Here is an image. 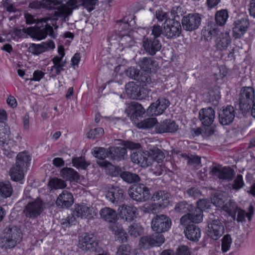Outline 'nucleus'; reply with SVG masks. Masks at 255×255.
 Returning a JSON list of instances; mask_svg holds the SVG:
<instances>
[{
	"label": "nucleus",
	"mask_w": 255,
	"mask_h": 255,
	"mask_svg": "<svg viewBox=\"0 0 255 255\" xmlns=\"http://www.w3.org/2000/svg\"><path fill=\"white\" fill-rule=\"evenodd\" d=\"M24 17L26 24H36L34 35L36 39L39 40L44 39L47 35L53 38L56 37L52 27L47 23L48 19H38L28 13L25 14Z\"/></svg>",
	"instance_id": "1"
},
{
	"label": "nucleus",
	"mask_w": 255,
	"mask_h": 255,
	"mask_svg": "<svg viewBox=\"0 0 255 255\" xmlns=\"http://www.w3.org/2000/svg\"><path fill=\"white\" fill-rule=\"evenodd\" d=\"M22 239L21 229L15 225H9L3 230L0 246L5 250L12 249L21 242Z\"/></svg>",
	"instance_id": "2"
},
{
	"label": "nucleus",
	"mask_w": 255,
	"mask_h": 255,
	"mask_svg": "<svg viewBox=\"0 0 255 255\" xmlns=\"http://www.w3.org/2000/svg\"><path fill=\"white\" fill-rule=\"evenodd\" d=\"M218 215L217 213L209 215L206 229L207 236L215 241L218 240L225 232L223 221Z\"/></svg>",
	"instance_id": "3"
},
{
	"label": "nucleus",
	"mask_w": 255,
	"mask_h": 255,
	"mask_svg": "<svg viewBox=\"0 0 255 255\" xmlns=\"http://www.w3.org/2000/svg\"><path fill=\"white\" fill-rule=\"evenodd\" d=\"M120 144L125 147L118 146H111L109 147L108 158L110 159L121 161L125 159L127 156V149H138L140 148V144L138 143H134L128 140L119 139Z\"/></svg>",
	"instance_id": "4"
},
{
	"label": "nucleus",
	"mask_w": 255,
	"mask_h": 255,
	"mask_svg": "<svg viewBox=\"0 0 255 255\" xmlns=\"http://www.w3.org/2000/svg\"><path fill=\"white\" fill-rule=\"evenodd\" d=\"M255 99V91L253 87H244L241 89L239 97V107L242 113H245L251 110Z\"/></svg>",
	"instance_id": "5"
},
{
	"label": "nucleus",
	"mask_w": 255,
	"mask_h": 255,
	"mask_svg": "<svg viewBox=\"0 0 255 255\" xmlns=\"http://www.w3.org/2000/svg\"><path fill=\"white\" fill-rule=\"evenodd\" d=\"M204 16L199 13H190L183 15L181 24L183 30L192 32L198 29L201 24Z\"/></svg>",
	"instance_id": "6"
},
{
	"label": "nucleus",
	"mask_w": 255,
	"mask_h": 255,
	"mask_svg": "<svg viewBox=\"0 0 255 255\" xmlns=\"http://www.w3.org/2000/svg\"><path fill=\"white\" fill-rule=\"evenodd\" d=\"M182 26L179 20L174 18L166 19L163 23V36L167 39H175L182 32Z\"/></svg>",
	"instance_id": "7"
},
{
	"label": "nucleus",
	"mask_w": 255,
	"mask_h": 255,
	"mask_svg": "<svg viewBox=\"0 0 255 255\" xmlns=\"http://www.w3.org/2000/svg\"><path fill=\"white\" fill-rule=\"evenodd\" d=\"M44 208L45 203L41 199L37 198L25 206L23 213L26 218L34 219L40 215Z\"/></svg>",
	"instance_id": "8"
},
{
	"label": "nucleus",
	"mask_w": 255,
	"mask_h": 255,
	"mask_svg": "<svg viewBox=\"0 0 255 255\" xmlns=\"http://www.w3.org/2000/svg\"><path fill=\"white\" fill-rule=\"evenodd\" d=\"M128 194L132 200L139 202H145L150 197L149 188L143 184L131 186L128 190Z\"/></svg>",
	"instance_id": "9"
},
{
	"label": "nucleus",
	"mask_w": 255,
	"mask_h": 255,
	"mask_svg": "<svg viewBox=\"0 0 255 255\" xmlns=\"http://www.w3.org/2000/svg\"><path fill=\"white\" fill-rule=\"evenodd\" d=\"M151 228L156 232V234H161L169 230L170 228L172 222L170 218L164 214L157 215L151 221Z\"/></svg>",
	"instance_id": "10"
},
{
	"label": "nucleus",
	"mask_w": 255,
	"mask_h": 255,
	"mask_svg": "<svg viewBox=\"0 0 255 255\" xmlns=\"http://www.w3.org/2000/svg\"><path fill=\"white\" fill-rule=\"evenodd\" d=\"M164 241L165 238L163 235L155 233L141 237L139 246L141 249L147 250L154 246L159 247L164 243Z\"/></svg>",
	"instance_id": "11"
},
{
	"label": "nucleus",
	"mask_w": 255,
	"mask_h": 255,
	"mask_svg": "<svg viewBox=\"0 0 255 255\" xmlns=\"http://www.w3.org/2000/svg\"><path fill=\"white\" fill-rule=\"evenodd\" d=\"M106 190V197L112 203L118 205L125 200V191L119 186L110 185L107 186Z\"/></svg>",
	"instance_id": "12"
},
{
	"label": "nucleus",
	"mask_w": 255,
	"mask_h": 255,
	"mask_svg": "<svg viewBox=\"0 0 255 255\" xmlns=\"http://www.w3.org/2000/svg\"><path fill=\"white\" fill-rule=\"evenodd\" d=\"M141 44L144 50L150 56L155 55L162 47L160 40L152 38L151 36L144 35L142 39Z\"/></svg>",
	"instance_id": "13"
},
{
	"label": "nucleus",
	"mask_w": 255,
	"mask_h": 255,
	"mask_svg": "<svg viewBox=\"0 0 255 255\" xmlns=\"http://www.w3.org/2000/svg\"><path fill=\"white\" fill-rule=\"evenodd\" d=\"M96 210L89 204L82 203L74 206V214L78 218L92 220L97 215Z\"/></svg>",
	"instance_id": "14"
},
{
	"label": "nucleus",
	"mask_w": 255,
	"mask_h": 255,
	"mask_svg": "<svg viewBox=\"0 0 255 255\" xmlns=\"http://www.w3.org/2000/svg\"><path fill=\"white\" fill-rule=\"evenodd\" d=\"M79 248L83 251L99 252V243L92 234H86L79 240Z\"/></svg>",
	"instance_id": "15"
},
{
	"label": "nucleus",
	"mask_w": 255,
	"mask_h": 255,
	"mask_svg": "<svg viewBox=\"0 0 255 255\" xmlns=\"http://www.w3.org/2000/svg\"><path fill=\"white\" fill-rule=\"evenodd\" d=\"M170 105V102L165 98H159L155 102L151 104L147 113L151 116H158L164 113Z\"/></svg>",
	"instance_id": "16"
},
{
	"label": "nucleus",
	"mask_w": 255,
	"mask_h": 255,
	"mask_svg": "<svg viewBox=\"0 0 255 255\" xmlns=\"http://www.w3.org/2000/svg\"><path fill=\"white\" fill-rule=\"evenodd\" d=\"M211 172L212 175L217 176L220 179L227 181L232 180L235 175L234 170L226 166H214L212 168Z\"/></svg>",
	"instance_id": "17"
},
{
	"label": "nucleus",
	"mask_w": 255,
	"mask_h": 255,
	"mask_svg": "<svg viewBox=\"0 0 255 255\" xmlns=\"http://www.w3.org/2000/svg\"><path fill=\"white\" fill-rule=\"evenodd\" d=\"M250 22L247 17L242 18L234 21L233 27V36L235 38H240L247 31Z\"/></svg>",
	"instance_id": "18"
},
{
	"label": "nucleus",
	"mask_w": 255,
	"mask_h": 255,
	"mask_svg": "<svg viewBox=\"0 0 255 255\" xmlns=\"http://www.w3.org/2000/svg\"><path fill=\"white\" fill-rule=\"evenodd\" d=\"M235 109L232 106H228L219 113V122L223 126L231 124L235 117Z\"/></svg>",
	"instance_id": "19"
},
{
	"label": "nucleus",
	"mask_w": 255,
	"mask_h": 255,
	"mask_svg": "<svg viewBox=\"0 0 255 255\" xmlns=\"http://www.w3.org/2000/svg\"><path fill=\"white\" fill-rule=\"evenodd\" d=\"M215 118V110L211 107L202 108L199 112V119L205 127L211 126Z\"/></svg>",
	"instance_id": "20"
},
{
	"label": "nucleus",
	"mask_w": 255,
	"mask_h": 255,
	"mask_svg": "<svg viewBox=\"0 0 255 255\" xmlns=\"http://www.w3.org/2000/svg\"><path fill=\"white\" fill-rule=\"evenodd\" d=\"M178 129V126L176 124L174 121L170 119H166L155 127V130L157 133H174Z\"/></svg>",
	"instance_id": "21"
},
{
	"label": "nucleus",
	"mask_w": 255,
	"mask_h": 255,
	"mask_svg": "<svg viewBox=\"0 0 255 255\" xmlns=\"http://www.w3.org/2000/svg\"><path fill=\"white\" fill-rule=\"evenodd\" d=\"M74 203V198L72 194L66 190H64L58 196L56 205L60 208H68Z\"/></svg>",
	"instance_id": "22"
},
{
	"label": "nucleus",
	"mask_w": 255,
	"mask_h": 255,
	"mask_svg": "<svg viewBox=\"0 0 255 255\" xmlns=\"http://www.w3.org/2000/svg\"><path fill=\"white\" fill-rule=\"evenodd\" d=\"M55 48V44L52 40L42 42L41 44H31L28 49V51L33 55H38L45 51Z\"/></svg>",
	"instance_id": "23"
},
{
	"label": "nucleus",
	"mask_w": 255,
	"mask_h": 255,
	"mask_svg": "<svg viewBox=\"0 0 255 255\" xmlns=\"http://www.w3.org/2000/svg\"><path fill=\"white\" fill-rule=\"evenodd\" d=\"M231 39L228 33H221L215 40L214 47L217 51L224 52L227 50L228 47L231 45Z\"/></svg>",
	"instance_id": "24"
},
{
	"label": "nucleus",
	"mask_w": 255,
	"mask_h": 255,
	"mask_svg": "<svg viewBox=\"0 0 255 255\" xmlns=\"http://www.w3.org/2000/svg\"><path fill=\"white\" fill-rule=\"evenodd\" d=\"M108 152L109 148L102 147H95L92 150L93 155L101 160L97 161V164L100 166L104 167H107L111 164L110 162L104 160L106 157L108 158Z\"/></svg>",
	"instance_id": "25"
},
{
	"label": "nucleus",
	"mask_w": 255,
	"mask_h": 255,
	"mask_svg": "<svg viewBox=\"0 0 255 255\" xmlns=\"http://www.w3.org/2000/svg\"><path fill=\"white\" fill-rule=\"evenodd\" d=\"M171 198V194L165 190H157L152 196L151 199L159 203L162 208L168 206Z\"/></svg>",
	"instance_id": "26"
},
{
	"label": "nucleus",
	"mask_w": 255,
	"mask_h": 255,
	"mask_svg": "<svg viewBox=\"0 0 255 255\" xmlns=\"http://www.w3.org/2000/svg\"><path fill=\"white\" fill-rule=\"evenodd\" d=\"M137 63L143 71L154 72L158 69V63L152 57L140 58Z\"/></svg>",
	"instance_id": "27"
},
{
	"label": "nucleus",
	"mask_w": 255,
	"mask_h": 255,
	"mask_svg": "<svg viewBox=\"0 0 255 255\" xmlns=\"http://www.w3.org/2000/svg\"><path fill=\"white\" fill-rule=\"evenodd\" d=\"M131 161L141 167H145L150 165V159L147 153L142 151L133 152L131 154Z\"/></svg>",
	"instance_id": "28"
},
{
	"label": "nucleus",
	"mask_w": 255,
	"mask_h": 255,
	"mask_svg": "<svg viewBox=\"0 0 255 255\" xmlns=\"http://www.w3.org/2000/svg\"><path fill=\"white\" fill-rule=\"evenodd\" d=\"M125 112L128 117L134 119L143 115L145 110L140 104L133 102L128 105L125 110Z\"/></svg>",
	"instance_id": "29"
},
{
	"label": "nucleus",
	"mask_w": 255,
	"mask_h": 255,
	"mask_svg": "<svg viewBox=\"0 0 255 255\" xmlns=\"http://www.w3.org/2000/svg\"><path fill=\"white\" fill-rule=\"evenodd\" d=\"M184 233L187 239L194 242H198L201 236L200 228L194 224L188 226L184 229Z\"/></svg>",
	"instance_id": "30"
},
{
	"label": "nucleus",
	"mask_w": 255,
	"mask_h": 255,
	"mask_svg": "<svg viewBox=\"0 0 255 255\" xmlns=\"http://www.w3.org/2000/svg\"><path fill=\"white\" fill-rule=\"evenodd\" d=\"M119 215L128 222L132 221L135 217L137 209L133 206L122 205L119 208Z\"/></svg>",
	"instance_id": "31"
},
{
	"label": "nucleus",
	"mask_w": 255,
	"mask_h": 255,
	"mask_svg": "<svg viewBox=\"0 0 255 255\" xmlns=\"http://www.w3.org/2000/svg\"><path fill=\"white\" fill-rule=\"evenodd\" d=\"M9 136L4 132H0V146L3 150V153L8 158H12L14 152L11 151L9 146Z\"/></svg>",
	"instance_id": "32"
},
{
	"label": "nucleus",
	"mask_w": 255,
	"mask_h": 255,
	"mask_svg": "<svg viewBox=\"0 0 255 255\" xmlns=\"http://www.w3.org/2000/svg\"><path fill=\"white\" fill-rule=\"evenodd\" d=\"M24 168L17 164L12 165L9 171L11 180L15 182H18L21 184L22 183L24 178Z\"/></svg>",
	"instance_id": "33"
},
{
	"label": "nucleus",
	"mask_w": 255,
	"mask_h": 255,
	"mask_svg": "<svg viewBox=\"0 0 255 255\" xmlns=\"http://www.w3.org/2000/svg\"><path fill=\"white\" fill-rule=\"evenodd\" d=\"M202 32L204 36L206 37L207 40L211 39L214 36L217 37L221 33L218 28V26L214 21L208 22L207 26L205 27Z\"/></svg>",
	"instance_id": "34"
},
{
	"label": "nucleus",
	"mask_w": 255,
	"mask_h": 255,
	"mask_svg": "<svg viewBox=\"0 0 255 255\" xmlns=\"http://www.w3.org/2000/svg\"><path fill=\"white\" fill-rule=\"evenodd\" d=\"M101 218L105 221L112 224H115L118 219L116 211L110 208L105 207L100 212Z\"/></svg>",
	"instance_id": "35"
},
{
	"label": "nucleus",
	"mask_w": 255,
	"mask_h": 255,
	"mask_svg": "<svg viewBox=\"0 0 255 255\" xmlns=\"http://www.w3.org/2000/svg\"><path fill=\"white\" fill-rule=\"evenodd\" d=\"M114 35L109 37V39L111 40L117 39V37L119 39V42L124 48H129L134 44L133 38L127 33H118V35Z\"/></svg>",
	"instance_id": "36"
},
{
	"label": "nucleus",
	"mask_w": 255,
	"mask_h": 255,
	"mask_svg": "<svg viewBox=\"0 0 255 255\" xmlns=\"http://www.w3.org/2000/svg\"><path fill=\"white\" fill-rule=\"evenodd\" d=\"M60 175L64 179L71 182H77L80 179L79 173L72 168H63L60 170Z\"/></svg>",
	"instance_id": "37"
},
{
	"label": "nucleus",
	"mask_w": 255,
	"mask_h": 255,
	"mask_svg": "<svg viewBox=\"0 0 255 255\" xmlns=\"http://www.w3.org/2000/svg\"><path fill=\"white\" fill-rule=\"evenodd\" d=\"M31 157L28 152L24 151L18 153L16 157L15 164L23 168H27L30 164Z\"/></svg>",
	"instance_id": "38"
},
{
	"label": "nucleus",
	"mask_w": 255,
	"mask_h": 255,
	"mask_svg": "<svg viewBox=\"0 0 255 255\" xmlns=\"http://www.w3.org/2000/svg\"><path fill=\"white\" fill-rule=\"evenodd\" d=\"M148 158L150 159V165L153 161L161 163L165 158L164 153L159 149L156 147H153L148 152Z\"/></svg>",
	"instance_id": "39"
},
{
	"label": "nucleus",
	"mask_w": 255,
	"mask_h": 255,
	"mask_svg": "<svg viewBox=\"0 0 255 255\" xmlns=\"http://www.w3.org/2000/svg\"><path fill=\"white\" fill-rule=\"evenodd\" d=\"M222 208L232 216L234 220L236 219V213L239 208L236 202L233 200H229V201L224 203Z\"/></svg>",
	"instance_id": "40"
},
{
	"label": "nucleus",
	"mask_w": 255,
	"mask_h": 255,
	"mask_svg": "<svg viewBox=\"0 0 255 255\" xmlns=\"http://www.w3.org/2000/svg\"><path fill=\"white\" fill-rule=\"evenodd\" d=\"M193 205L186 201L177 202L175 205L174 210L175 212L179 214H188L192 211Z\"/></svg>",
	"instance_id": "41"
},
{
	"label": "nucleus",
	"mask_w": 255,
	"mask_h": 255,
	"mask_svg": "<svg viewBox=\"0 0 255 255\" xmlns=\"http://www.w3.org/2000/svg\"><path fill=\"white\" fill-rule=\"evenodd\" d=\"M229 17V13L227 9H223L218 10L215 15V24L217 26H224Z\"/></svg>",
	"instance_id": "42"
},
{
	"label": "nucleus",
	"mask_w": 255,
	"mask_h": 255,
	"mask_svg": "<svg viewBox=\"0 0 255 255\" xmlns=\"http://www.w3.org/2000/svg\"><path fill=\"white\" fill-rule=\"evenodd\" d=\"M66 14L67 9L64 7L60 6L52 13L54 18H51L50 17H47L44 18V19H48L47 20V23L49 24L50 26H51L50 24L54 26L56 24V21L57 20L58 18L64 17L66 15Z\"/></svg>",
	"instance_id": "43"
},
{
	"label": "nucleus",
	"mask_w": 255,
	"mask_h": 255,
	"mask_svg": "<svg viewBox=\"0 0 255 255\" xmlns=\"http://www.w3.org/2000/svg\"><path fill=\"white\" fill-rule=\"evenodd\" d=\"M13 192V188L9 181L0 182V195L2 198H7L10 197Z\"/></svg>",
	"instance_id": "44"
},
{
	"label": "nucleus",
	"mask_w": 255,
	"mask_h": 255,
	"mask_svg": "<svg viewBox=\"0 0 255 255\" xmlns=\"http://www.w3.org/2000/svg\"><path fill=\"white\" fill-rule=\"evenodd\" d=\"M121 178L125 182L128 184L137 183L140 180L139 176L137 174L125 171H123L121 173Z\"/></svg>",
	"instance_id": "45"
},
{
	"label": "nucleus",
	"mask_w": 255,
	"mask_h": 255,
	"mask_svg": "<svg viewBox=\"0 0 255 255\" xmlns=\"http://www.w3.org/2000/svg\"><path fill=\"white\" fill-rule=\"evenodd\" d=\"M192 223L198 224L202 221L203 220V212L199 209L195 208L194 206H193V209L191 211L189 212Z\"/></svg>",
	"instance_id": "46"
},
{
	"label": "nucleus",
	"mask_w": 255,
	"mask_h": 255,
	"mask_svg": "<svg viewBox=\"0 0 255 255\" xmlns=\"http://www.w3.org/2000/svg\"><path fill=\"white\" fill-rule=\"evenodd\" d=\"M73 166L78 169L85 170L90 165V163L86 161L84 156L76 157L72 159Z\"/></svg>",
	"instance_id": "47"
},
{
	"label": "nucleus",
	"mask_w": 255,
	"mask_h": 255,
	"mask_svg": "<svg viewBox=\"0 0 255 255\" xmlns=\"http://www.w3.org/2000/svg\"><path fill=\"white\" fill-rule=\"evenodd\" d=\"M136 81L140 84V86H146L152 83V79L148 72L141 71Z\"/></svg>",
	"instance_id": "48"
},
{
	"label": "nucleus",
	"mask_w": 255,
	"mask_h": 255,
	"mask_svg": "<svg viewBox=\"0 0 255 255\" xmlns=\"http://www.w3.org/2000/svg\"><path fill=\"white\" fill-rule=\"evenodd\" d=\"M128 233L134 237L140 236L143 232V228L139 223H133L128 227Z\"/></svg>",
	"instance_id": "49"
},
{
	"label": "nucleus",
	"mask_w": 255,
	"mask_h": 255,
	"mask_svg": "<svg viewBox=\"0 0 255 255\" xmlns=\"http://www.w3.org/2000/svg\"><path fill=\"white\" fill-rule=\"evenodd\" d=\"M139 87L133 82L129 83L126 85V93L130 98L135 99Z\"/></svg>",
	"instance_id": "50"
},
{
	"label": "nucleus",
	"mask_w": 255,
	"mask_h": 255,
	"mask_svg": "<svg viewBox=\"0 0 255 255\" xmlns=\"http://www.w3.org/2000/svg\"><path fill=\"white\" fill-rule=\"evenodd\" d=\"M98 0H78L77 6L74 7H77L80 5L83 6L89 12H91L95 9V6L97 4Z\"/></svg>",
	"instance_id": "51"
},
{
	"label": "nucleus",
	"mask_w": 255,
	"mask_h": 255,
	"mask_svg": "<svg viewBox=\"0 0 255 255\" xmlns=\"http://www.w3.org/2000/svg\"><path fill=\"white\" fill-rule=\"evenodd\" d=\"M48 185L54 189H64L67 186L64 180L58 178H53L50 179L48 182Z\"/></svg>",
	"instance_id": "52"
},
{
	"label": "nucleus",
	"mask_w": 255,
	"mask_h": 255,
	"mask_svg": "<svg viewBox=\"0 0 255 255\" xmlns=\"http://www.w3.org/2000/svg\"><path fill=\"white\" fill-rule=\"evenodd\" d=\"M211 199V203L219 208H222L225 203L224 195L220 192L215 193L212 195Z\"/></svg>",
	"instance_id": "53"
},
{
	"label": "nucleus",
	"mask_w": 255,
	"mask_h": 255,
	"mask_svg": "<svg viewBox=\"0 0 255 255\" xmlns=\"http://www.w3.org/2000/svg\"><path fill=\"white\" fill-rule=\"evenodd\" d=\"M116 27L118 28L119 33H122L123 32L124 33H127L130 29V25L125 18L117 20Z\"/></svg>",
	"instance_id": "54"
},
{
	"label": "nucleus",
	"mask_w": 255,
	"mask_h": 255,
	"mask_svg": "<svg viewBox=\"0 0 255 255\" xmlns=\"http://www.w3.org/2000/svg\"><path fill=\"white\" fill-rule=\"evenodd\" d=\"M157 121L155 118H149L143 120L138 123V128H150L155 126Z\"/></svg>",
	"instance_id": "55"
},
{
	"label": "nucleus",
	"mask_w": 255,
	"mask_h": 255,
	"mask_svg": "<svg viewBox=\"0 0 255 255\" xmlns=\"http://www.w3.org/2000/svg\"><path fill=\"white\" fill-rule=\"evenodd\" d=\"M112 230L115 231L116 236V241L121 243L127 242L128 241V234L123 229H118L115 230V228Z\"/></svg>",
	"instance_id": "56"
},
{
	"label": "nucleus",
	"mask_w": 255,
	"mask_h": 255,
	"mask_svg": "<svg viewBox=\"0 0 255 255\" xmlns=\"http://www.w3.org/2000/svg\"><path fill=\"white\" fill-rule=\"evenodd\" d=\"M104 134V130L102 128H96L91 129L87 133V136L89 138L95 139L102 137Z\"/></svg>",
	"instance_id": "57"
},
{
	"label": "nucleus",
	"mask_w": 255,
	"mask_h": 255,
	"mask_svg": "<svg viewBox=\"0 0 255 255\" xmlns=\"http://www.w3.org/2000/svg\"><path fill=\"white\" fill-rule=\"evenodd\" d=\"M150 29L151 33L149 36H151L152 38L158 39L162 34L163 35V25L161 26L158 24H154Z\"/></svg>",
	"instance_id": "58"
},
{
	"label": "nucleus",
	"mask_w": 255,
	"mask_h": 255,
	"mask_svg": "<svg viewBox=\"0 0 255 255\" xmlns=\"http://www.w3.org/2000/svg\"><path fill=\"white\" fill-rule=\"evenodd\" d=\"M209 101L215 106L218 105L221 98L220 92L218 90H213L209 92Z\"/></svg>",
	"instance_id": "59"
},
{
	"label": "nucleus",
	"mask_w": 255,
	"mask_h": 255,
	"mask_svg": "<svg viewBox=\"0 0 255 255\" xmlns=\"http://www.w3.org/2000/svg\"><path fill=\"white\" fill-rule=\"evenodd\" d=\"M232 243V240L230 235H225L222 239V250L223 252H227L229 250Z\"/></svg>",
	"instance_id": "60"
},
{
	"label": "nucleus",
	"mask_w": 255,
	"mask_h": 255,
	"mask_svg": "<svg viewBox=\"0 0 255 255\" xmlns=\"http://www.w3.org/2000/svg\"><path fill=\"white\" fill-rule=\"evenodd\" d=\"M212 203L206 199H202L198 200L196 202V206L195 208L200 209L201 212L208 209L211 206Z\"/></svg>",
	"instance_id": "61"
},
{
	"label": "nucleus",
	"mask_w": 255,
	"mask_h": 255,
	"mask_svg": "<svg viewBox=\"0 0 255 255\" xmlns=\"http://www.w3.org/2000/svg\"><path fill=\"white\" fill-rule=\"evenodd\" d=\"M140 72L141 71L134 67H130L126 70V74L128 77L136 81Z\"/></svg>",
	"instance_id": "62"
},
{
	"label": "nucleus",
	"mask_w": 255,
	"mask_h": 255,
	"mask_svg": "<svg viewBox=\"0 0 255 255\" xmlns=\"http://www.w3.org/2000/svg\"><path fill=\"white\" fill-rule=\"evenodd\" d=\"M175 255H193L191 249L185 245H180L176 249Z\"/></svg>",
	"instance_id": "63"
},
{
	"label": "nucleus",
	"mask_w": 255,
	"mask_h": 255,
	"mask_svg": "<svg viewBox=\"0 0 255 255\" xmlns=\"http://www.w3.org/2000/svg\"><path fill=\"white\" fill-rule=\"evenodd\" d=\"M131 247L128 244L121 245L118 249L117 255H130Z\"/></svg>",
	"instance_id": "64"
}]
</instances>
